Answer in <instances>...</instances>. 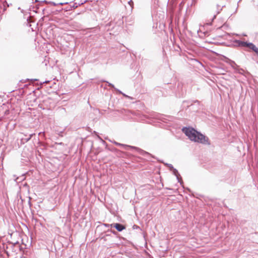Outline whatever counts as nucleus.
<instances>
[{"instance_id":"1","label":"nucleus","mask_w":258,"mask_h":258,"mask_svg":"<svg viewBox=\"0 0 258 258\" xmlns=\"http://www.w3.org/2000/svg\"><path fill=\"white\" fill-rule=\"evenodd\" d=\"M182 132L188 137L189 139L195 142L199 143L204 145H210L208 137L198 132L192 127H184Z\"/></svg>"},{"instance_id":"2","label":"nucleus","mask_w":258,"mask_h":258,"mask_svg":"<svg viewBox=\"0 0 258 258\" xmlns=\"http://www.w3.org/2000/svg\"><path fill=\"white\" fill-rule=\"evenodd\" d=\"M110 141L117 146L123 147L125 149H127V148L134 149L136 151H137L140 155H141L142 156H144L145 157L151 156V157H153V156H152V155L151 154H150L149 153H148V152H146L137 147L119 143L115 141Z\"/></svg>"},{"instance_id":"3","label":"nucleus","mask_w":258,"mask_h":258,"mask_svg":"<svg viewBox=\"0 0 258 258\" xmlns=\"http://www.w3.org/2000/svg\"><path fill=\"white\" fill-rule=\"evenodd\" d=\"M227 62L231 66V67L235 70L236 73H238L240 74H242L241 71L244 72V70L242 69H239V67L235 62L234 61L229 59L228 61Z\"/></svg>"},{"instance_id":"4","label":"nucleus","mask_w":258,"mask_h":258,"mask_svg":"<svg viewBox=\"0 0 258 258\" xmlns=\"http://www.w3.org/2000/svg\"><path fill=\"white\" fill-rule=\"evenodd\" d=\"M110 227L115 228L118 232H121L125 229V226L124 225L119 223L110 224Z\"/></svg>"},{"instance_id":"5","label":"nucleus","mask_w":258,"mask_h":258,"mask_svg":"<svg viewBox=\"0 0 258 258\" xmlns=\"http://www.w3.org/2000/svg\"><path fill=\"white\" fill-rule=\"evenodd\" d=\"M171 171H172L173 174L176 177L178 182H179L180 185H181L184 188V187L183 186V181L181 179V177L180 176L179 173L178 172V170L174 168V169Z\"/></svg>"},{"instance_id":"6","label":"nucleus","mask_w":258,"mask_h":258,"mask_svg":"<svg viewBox=\"0 0 258 258\" xmlns=\"http://www.w3.org/2000/svg\"><path fill=\"white\" fill-rule=\"evenodd\" d=\"M245 47H247L253 51L258 56V48L256 47V46L251 42H247L246 45Z\"/></svg>"},{"instance_id":"7","label":"nucleus","mask_w":258,"mask_h":258,"mask_svg":"<svg viewBox=\"0 0 258 258\" xmlns=\"http://www.w3.org/2000/svg\"><path fill=\"white\" fill-rule=\"evenodd\" d=\"M234 43L235 44L236 46L238 47H245L246 45L247 42L243 41L240 40H235Z\"/></svg>"},{"instance_id":"8","label":"nucleus","mask_w":258,"mask_h":258,"mask_svg":"<svg viewBox=\"0 0 258 258\" xmlns=\"http://www.w3.org/2000/svg\"><path fill=\"white\" fill-rule=\"evenodd\" d=\"M33 135H35V134H31L29 135L28 136H27V135H25V137H23L21 140V143L22 144H24L28 142L30 140V139H31Z\"/></svg>"},{"instance_id":"9","label":"nucleus","mask_w":258,"mask_h":258,"mask_svg":"<svg viewBox=\"0 0 258 258\" xmlns=\"http://www.w3.org/2000/svg\"><path fill=\"white\" fill-rule=\"evenodd\" d=\"M35 2L38 3V4L37 5H36V6H35L36 10H34V11L36 13H37V11L39 9V8L41 6V5L42 4H43V3L49 4V2H48L46 0H44V1H39L38 0H35Z\"/></svg>"},{"instance_id":"10","label":"nucleus","mask_w":258,"mask_h":258,"mask_svg":"<svg viewBox=\"0 0 258 258\" xmlns=\"http://www.w3.org/2000/svg\"><path fill=\"white\" fill-rule=\"evenodd\" d=\"M225 7V6H222V7L219 5H217V14H218L220 13V12L222 11V8H224Z\"/></svg>"},{"instance_id":"11","label":"nucleus","mask_w":258,"mask_h":258,"mask_svg":"<svg viewBox=\"0 0 258 258\" xmlns=\"http://www.w3.org/2000/svg\"><path fill=\"white\" fill-rule=\"evenodd\" d=\"M110 232L111 233H112L113 234L117 236L118 235V233L117 231L114 230H108L107 231V233Z\"/></svg>"},{"instance_id":"12","label":"nucleus","mask_w":258,"mask_h":258,"mask_svg":"<svg viewBox=\"0 0 258 258\" xmlns=\"http://www.w3.org/2000/svg\"><path fill=\"white\" fill-rule=\"evenodd\" d=\"M165 165L169 168L170 171H172L174 169V167L171 164L166 163Z\"/></svg>"},{"instance_id":"13","label":"nucleus","mask_w":258,"mask_h":258,"mask_svg":"<svg viewBox=\"0 0 258 258\" xmlns=\"http://www.w3.org/2000/svg\"><path fill=\"white\" fill-rule=\"evenodd\" d=\"M49 4H51V5L54 6H57L58 5H63L62 3L56 4L55 3L53 2H49Z\"/></svg>"},{"instance_id":"14","label":"nucleus","mask_w":258,"mask_h":258,"mask_svg":"<svg viewBox=\"0 0 258 258\" xmlns=\"http://www.w3.org/2000/svg\"><path fill=\"white\" fill-rule=\"evenodd\" d=\"M105 82H106V83L108 84V86H109V87H111V88H113L114 89H115V87H114V85H113L112 84H111V83H109V82H107V81H105Z\"/></svg>"},{"instance_id":"15","label":"nucleus","mask_w":258,"mask_h":258,"mask_svg":"<svg viewBox=\"0 0 258 258\" xmlns=\"http://www.w3.org/2000/svg\"><path fill=\"white\" fill-rule=\"evenodd\" d=\"M133 229H140V227L137 225H134L133 227Z\"/></svg>"},{"instance_id":"16","label":"nucleus","mask_w":258,"mask_h":258,"mask_svg":"<svg viewBox=\"0 0 258 258\" xmlns=\"http://www.w3.org/2000/svg\"><path fill=\"white\" fill-rule=\"evenodd\" d=\"M114 90H115L117 92H118L119 94H122V93L120 90H118V89H117V88H115V89H114Z\"/></svg>"},{"instance_id":"17","label":"nucleus","mask_w":258,"mask_h":258,"mask_svg":"<svg viewBox=\"0 0 258 258\" xmlns=\"http://www.w3.org/2000/svg\"><path fill=\"white\" fill-rule=\"evenodd\" d=\"M104 225L106 227H110V224H104Z\"/></svg>"},{"instance_id":"18","label":"nucleus","mask_w":258,"mask_h":258,"mask_svg":"<svg viewBox=\"0 0 258 258\" xmlns=\"http://www.w3.org/2000/svg\"><path fill=\"white\" fill-rule=\"evenodd\" d=\"M29 198V201H28V204L29 205V206L31 207V202H30L31 198L30 197Z\"/></svg>"},{"instance_id":"19","label":"nucleus","mask_w":258,"mask_h":258,"mask_svg":"<svg viewBox=\"0 0 258 258\" xmlns=\"http://www.w3.org/2000/svg\"><path fill=\"white\" fill-rule=\"evenodd\" d=\"M19 179V177H17L16 179H15V181L17 182H20V181H18V179Z\"/></svg>"},{"instance_id":"20","label":"nucleus","mask_w":258,"mask_h":258,"mask_svg":"<svg viewBox=\"0 0 258 258\" xmlns=\"http://www.w3.org/2000/svg\"><path fill=\"white\" fill-rule=\"evenodd\" d=\"M194 102H195V103H198V104H199L200 101L197 100H195V101H194Z\"/></svg>"},{"instance_id":"21","label":"nucleus","mask_w":258,"mask_h":258,"mask_svg":"<svg viewBox=\"0 0 258 258\" xmlns=\"http://www.w3.org/2000/svg\"><path fill=\"white\" fill-rule=\"evenodd\" d=\"M110 234H106L105 236H110Z\"/></svg>"},{"instance_id":"22","label":"nucleus","mask_w":258,"mask_h":258,"mask_svg":"<svg viewBox=\"0 0 258 258\" xmlns=\"http://www.w3.org/2000/svg\"><path fill=\"white\" fill-rule=\"evenodd\" d=\"M216 15H215L214 16V17H213V20L214 19H215V18H216Z\"/></svg>"},{"instance_id":"23","label":"nucleus","mask_w":258,"mask_h":258,"mask_svg":"<svg viewBox=\"0 0 258 258\" xmlns=\"http://www.w3.org/2000/svg\"><path fill=\"white\" fill-rule=\"evenodd\" d=\"M122 94L124 96L127 97V95H126L125 94H124V93H122V94Z\"/></svg>"},{"instance_id":"24","label":"nucleus","mask_w":258,"mask_h":258,"mask_svg":"<svg viewBox=\"0 0 258 258\" xmlns=\"http://www.w3.org/2000/svg\"><path fill=\"white\" fill-rule=\"evenodd\" d=\"M114 151H116V152H119V151L116 149H114Z\"/></svg>"},{"instance_id":"25","label":"nucleus","mask_w":258,"mask_h":258,"mask_svg":"<svg viewBox=\"0 0 258 258\" xmlns=\"http://www.w3.org/2000/svg\"><path fill=\"white\" fill-rule=\"evenodd\" d=\"M186 189L188 190L189 191H190V190L188 188H186Z\"/></svg>"},{"instance_id":"26","label":"nucleus","mask_w":258,"mask_h":258,"mask_svg":"<svg viewBox=\"0 0 258 258\" xmlns=\"http://www.w3.org/2000/svg\"><path fill=\"white\" fill-rule=\"evenodd\" d=\"M20 199H21V203H23V200L22 199V198H21V197H20Z\"/></svg>"},{"instance_id":"27","label":"nucleus","mask_w":258,"mask_h":258,"mask_svg":"<svg viewBox=\"0 0 258 258\" xmlns=\"http://www.w3.org/2000/svg\"><path fill=\"white\" fill-rule=\"evenodd\" d=\"M24 186H27V183H25V184H24Z\"/></svg>"},{"instance_id":"28","label":"nucleus","mask_w":258,"mask_h":258,"mask_svg":"<svg viewBox=\"0 0 258 258\" xmlns=\"http://www.w3.org/2000/svg\"><path fill=\"white\" fill-rule=\"evenodd\" d=\"M6 8H4V11H6Z\"/></svg>"},{"instance_id":"29","label":"nucleus","mask_w":258,"mask_h":258,"mask_svg":"<svg viewBox=\"0 0 258 258\" xmlns=\"http://www.w3.org/2000/svg\"><path fill=\"white\" fill-rule=\"evenodd\" d=\"M44 10H45V9H44V8H43V9H42V11H44Z\"/></svg>"},{"instance_id":"30","label":"nucleus","mask_w":258,"mask_h":258,"mask_svg":"<svg viewBox=\"0 0 258 258\" xmlns=\"http://www.w3.org/2000/svg\"><path fill=\"white\" fill-rule=\"evenodd\" d=\"M19 243L18 242H16V243H15V244H17V243Z\"/></svg>"},{"instance_id":"31","label":"nucleus","mask_w":258,"mask_h":258,"mask_svg":"<svg viewBox=\"0 0 258 258\" xmlns=\"http://www.w3.org/2000/svg\"><path fill=\"white\" fill-rule=\"evenodd\" d=\"M48 82V81H45V82H44L43 83H46V82Z\"/></svg>"}]
</instances>
